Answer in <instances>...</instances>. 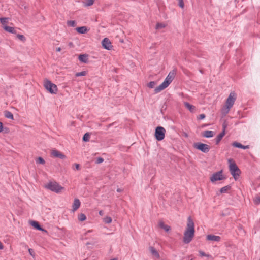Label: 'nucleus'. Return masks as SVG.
Wrapping results in <instances>:
<instances>
[{
  "label": "nucleus",
  "instance_id": "f257e3e1",
  "mask_svg": "<svg viewBox=\"0 0 260 260\" xmlns=\"http://www.w3.org/2000/svg\"><path fill=\"white\" fill-rule=\"evenodd\" d=\"M195 229L193 220L190 216L187 218V226L184 232L183 241L185 244L190 243L194 236Z\"/></svg>",
  "mask_w": 260,
  "mask_h": 260
},
{
  "label": "nucleus",
  "instance_id": "f03ea898",
  "mask_svg": "<svg viewBox=\"0 0 260 260\" xmlns=\"http://www.w3.org/2000/svg\"><path fill=\"white\" fill-rule=\"evenodd\" d=\"M175 74L176 72L175 71L170 72L168 74L164 81L155 89L154 90L155 93L159 92L161 90L166 88L173 80Z\"/></svg>",
  "mask_w": 260,
  "mask_h": 260
},
{
  "label": "nucleus",
  "instance_id": "7ed1b4c3",
  "mask_svg": "<svg viewBox=\"0 0 260 260\" xmlns=\"http://www.w3.org/2000/svg\"><path fill=\"white\" fill-rule=\"evenodd\" d=\"M175 74L176 72L175 71L170 72L168 74L164 81L155 89L154 90L155 93L159 92L161 90L166 88L173 80Z\"/></svg>",
  "mask_w": 260,
  "mask_h": 260
},
{
  "label": "nucleus",
  "instance_id": "20e7f679",
  "mask_svg": "<svg viewBox=\"0 0 260 260\" xmlns=\"http://www.w3.org/2000/svg\"><path fill=\"white\" fill-rule=\"evenodd\" d=\"M236 99V93L234 92H231L226 100L225 106L221 109L222 114L225 115L229 113L231 108L233 107Z\"/></svg>",
  "mask_w": 260,
  "mask_h": 260
},
{
  "label": "nucleus",
  "instance_id": "39448f33",
  "mask_svg": "<svg viewBox=\"0 0 260 260\" xmlns=\"http://www.w3.org/2000/svg\"><path fill=\"white\" fill-rule=\"evenodd\" d=\"M228 163L229 166V169L232 175L235 180H237L241 173L240 169L238 168L235 162L233 159H229Z\"/></svg>",
  "mask_w": 260,
  "mask_h": 260
},
{
  "label": "nucleus",
  "instance_id": "423d86ee",
  "mask_svg": "<svg viewBox=\"0 0 260 260\" xmlns=\"http://www.w3.org/2000/svg\"><path fill=\"white\" fill-rule=\"evenodd\" d=\"M45 187L52 191L56 193H59L64 190V187L60 186L58 183L56 182H49L45 185Z\"/></svg>",
  "mask_w": 260,
  "mask_h": 260
},
{
  "label": "nucleus",
  "instance_id": "0eeeda50",
  "mask_svg": "<svg viewBox=\"0 0 260 260\" xmlns=\"http://www.w3.org/2000/svg\"><path fill=\"white\" fill-rule=\"evenodd\" d=\"M44 86L46 90L52 94H56L58 88L57 86L49 80H46L44 82Z\"/></svg>",
  "mask_w": 260,
  "mask_h": 260
},
{
  "label": "nucleus",
  "instance_id": "6e6552de",
  "mask_svg": "<svg viewBox=\"0 0 260 260\" xmlns=\"http://www.w3.org/2000/svg\"><path fill=\"white\" fill-rule=\"evenodd\" d=\"M166 130L161 126H158L155 129V137L157 141H161L165 138Z\"/></svg>",
  "mask_w": 260,
  "mask_h": 260
},
{
  "label": "nucleus",
  "instance_id": "1a4fd4ad",
  "mask_svg": "<svg viewBox=\"0 0 260 260\" xmlns=\"http://www.w3.org/2000/svg\"><path fill=\"white\" fill-rule=\"evenodd\" d=\"M193 147L204 153H207L210 150V146L208 145L200 142L194 143Z\"/></svg>",
  "mask_w": 260,
  "mask_h": 260
},
{
  "label": "nucleus",
  "instance_id": "9d476101",
  "mask_svg": "<svg viewBox=\"0 0 260 260\" xmlns=\"http://www.w3.org/2000/svg\"><path fill=\"white\" fill-rule=\"evenodd\" d=\"M225 179V177L222 174V170H220L212 174L210 177V181L212 182H214L216 181L222 180Z\"/></svg>",
  "mask_w": 260,
  "mask_h": 260
},
{
  "label": "nucleus",
  "instance_id": "9b49d317",
  "mask_svg": "<svg viewBox=\"0 0 260 260\" xmlns=\"http://www.w3.org/2000/svg\"><path fill=\"white\" fill-rule=\"evenodd\" d=\"M51 155L53 157L59 158L62 159H64L66 158V156L64 154L56 149H54L51 151Z\"/></svg>",
  "mask_w": 260,
  "mask_h": 260
},
{
  "label": "nucleus",
  "instance_id": "f8f14e48",
  "mask_svg": "<svg viewBox=\"0 0 260 260\" xmlns=\"http://www.w3.org/2000/svg\"><path fill=\"white\" fill-rule=\"evenodd\" d=\"M102 46L108 50H110L112 48V45L110 40L107 38H104L102 42Z\"/></svg>",
  "mask_w": 260,
  "mask_h": 260
},
{
  "label": "nucleus",
  "instance_id": "ddd939ff",
  "mask_svg": "<svg viewBox=\"0 0 260 260\" xmlns=\"http://www.w3.org/2000/svg\"><path fill=\"white\" fill-rule=\"evenodd\" d=\"M158 226L159 228L164 230L166 232H168L171 230V227L167 224H165L162 220H159L158 222Z\"/></svg>",
  "mask_w": 260,
  "mask_h": 260
},
{
  "label": "nucleus",
  "instance_id": "4468645a",
  "mask_svg": "<svg viewBox=\"0 0 260 260\" xmlns=\"http://www.w3.org/2000/svg\"><path fill=\"white\" fill-rule=\"evenodd\" d=\"M30 224L31 225H32L34 228L38 230H40V231H41L42 232H44L46 233H47V231L42 228L41 227V226L39 225V223L37 222V221H30Z\"/></svg>",
  "mask_w": 260,
  "mask_h": 260
},
{
  "label": "nucleus",
  "instance_id": "2eb2a0df",
  "mask_svg": "<svg viewBox=\"0 0 260 260\" xmlns=\"http://www.w3.org/2000/svg\"><path fill=\"white\" fill-rule=\"evenodd\" d=\"M81 203L78 199H75L72 205V211L75 212L76 211L80 206Z\"/></svg>",
  "mask_w": 260,
  "mask_h": 260
},
{
  "label": "nucleus",
  "instance_id": "dca6fc26",
  "mask_svg": "<svg viewBox=\"0 0 260 260\" xmlns=\"http://www.w3.org/2000/svg\"><path fill=\"white\" fill-rule=\"evenodd\" d=\"M206 239L208 241L219 242L220 241L221 238L218 236L208 235L206 236Z\"/></svg>",
  "mask_w": 260,
  "mask_h": 260
},
{
  "label": "nucleus",
  "instance_id": "f3484780",
  "mask_svg": "<svg viewBox=\"0 0 260 260\" xmlns=\"http://www.w3.org/2000/svg\"><path fill=\"white\" fill-rule=\"evenodd\" d=\"M214 135V132L212 131H205L202 134V136L205 138H211Z\"/></svg>",
  "mask_w": 260,
  "mask_h": 260
},
{
  "label": "nucleus",
  "instance_id": "a211bd4d",
  "mask_svg": "<svg viewBox=\"0 0 260 260\" xmlns=\"http://www.w3.org/2000/svg\"><path fill=\"white\" fill-rule=\"evenodd\" d=\"M232 145L235 147H237V148H242V149H248L249 148V145L244 146V145H242L241 144H240L238 142H233L232 143Z\"/></svg>",
  "mask_w": 260,
  "mask_h": 260
},
{
  "label": "nucleus",
  "instance_id": "6ab92c4d",
  "mask_svg": "<svg viewBox=\"0 0 260 260\" xmlns=\"http://www.w3.org/2000/svg\"><path fill=\"white\" fill-rule=\"evenodd\" d=\"M224 135H225V131L224 129L215 138V141H216V144H218L219 143V142H220V141L221 140V139H222V138L224 137Z\"/></svg>",
  "mask_w": 260,
  "mask_h": 260
},
{
  "label": "nucleus",
  "instance_id": "aec40b11",
  "mask_svg": "<svg viewBox=\"0 0 260 260\" xmlns=\"http://www.w3.org/2000/svg\"><path fill=\"white\" fill-rule=\"evenodd\" d=\"M77 31L81 34H85L87 32L88 30L86 26H82L76 28Z\"/></svg>",
  "mask_w": 260,
  "mask_h": 260
},
{
  "label": "nucleus",
  "instance_id": "412c9836",
  "mask_svg": "<svg viewBox=\"0 0 260 260\" xmlns=\"http://www.w3.org/2000/svg\"><path fill=\"white\" fill-rule=\"evenodd\" d=\"M79 59L81 62L87 63L88 61V55L87 54H80L79 56Z\"/></svg>",
  "mask_w": 260,
  "mask_h": 260
},
{
  "label": "nucleus",
  "instance_id": "4be33fe9",
  "mask_svg": "<svg viewBox=\"0 0 260 260\" xmlns=\"http://www.w3.org/2000/svg\"><path fill=\"white\" fill-rule=\"evenodd\" d=\"M184 104L185 107L187 108L191 112H194L195 107L193 105L190 104L188 102H184Z\"/></svg>",
  "mask_w": 260,
  "mask_h": 260
},
{
  "label": "nucleus",
  "instance_id": "5701e85b",
  "mask_svg": "<svg viewBox=\"0 0 260 260\" xmlns=\"http://www.w3.org/2000/svg\"><path fill=\"white\" fill-rule=\"evenodd\" d=\"M150 251L151 254L156 257L157 258H159V254L158 252L157 251V250L153 247H151L150 248Z\"/></svg>",
  "mask_w": 260,
  "mask_h": 260
},
{
  "label": "nucleus",
  "instance_id": "b1692460",
  "mask_svg": "<svg viewBox=\"0 0 260 260\" xmlns=\"http://www.w3.org/2000/svg\"><path fill=\"white\" fill-rule=\"evenodd\" d=\"M4 29L5 31H6L8 32H10V33H12V34H16V30H15L14 28L13 27L5 26V27H4Z\"/></svg>",
  "mask_w": 260,
  "mask_h": 260
},
{
  "label": "nucleus",
  "instance_id": "393cba45",
  "mask_svg": "<svg viewBox=\"0 0 260 260\" xmlns=\"http://www.w3.org/2000/svg\"><path fill=\"white\" fill-rule=\"evenodd\" d=\"M9 18L7 17H2L0 18V22L3 25V27H5V26H7V24L8 23Z\"/></svg>",
  "mask_w": 260,
  "mask_h": 260
},
{
  "label": "nucleus",
  "instance_id": "a878e982",
  "mask_svg": "<svg viewBox=\"0 0 260 260\" xmlns=\"http://www.w3.org/2000/svg\"><path fill=\"white\" fill-rule=\"evenodd\" d=\"M4 115L7 118H9V119H10L12 120H13L14 119L13 114L9 111H5L4 112Z\"/></svg>",
  "mask_w": 260,
  "mask_h": 260
},
{
  "label": "nucleus",
  "instance_id": "bb28decb",
  "mask_svg": "<svg viewBox=\"0 0 260 260\" xmlns=\"http://www.w3.org/2000/svg\"><path fill=\"white\" fill-rule=\"evenodd\" d=\"M166 24L163 23H157L156 25L155 28L156 29H160L166 27Z\"/></svg>",
  "mask_w": 260,
  "mask_h": 260
},
{
  "label": "nucleus",
  "instance_id": "cd10ccee",
  "mask_svg": "<svg viewBox=\"0 0 260 260\" xmlns=\"http://www.w3.org/2000/svg\"><path fill=\"white\" fill-rule=\"evenodd\" d=\"M86 219V215L83 213H80L78 215V220L80 221H84Z\"/></svg>",
  "mask_w": 260,
  "mask_h": 260
},
{
  "label": "nucleus",
  "instance_id": "c85d7f7f",
  "mask_svg": "<svg viewBox=\"0 0 260 260\" xmlns=\"http://www.w3.org/2000/svg\"><path fill=\"white\" fill-rule=\"evenodd\" d=\"M67 23L69 26L71 27H75L76 25V22L74 20L68 21Z\"/></svg>",
  "mask_w": 260,
  "mask_h": 260
},
{
  "label": "nucleus",
  "instance_id": "c756f323",
  "mask_svg": "<svg viewBox=\"0 0 260 260\" xmlns=\"http://www.w3.org/2000/svg\"><path fill=\"white\" fill-rule=\"evenodd\" d=\"M95 0H85V5L86 6H90L92 5Z\"/></svg>",
  "mask_w": 260,
  "mask_h": 260
},
{
  "label": "nucleus",
  "instance_id": "7c9ffc66",
  "mask_svg": "<svg viewBox=\"0 0 260 260\" xmlns=\"http://www.w3.org/2000/svg\"><path fill=\"white\" fill-rule=\"evenodd\" d=\"M103 221L106 223H110L112 222V218L109 216H106L103 218Z\"/></svg>",
  "mask_w": 260,
  "mask_h": 260
},
{
  "label": "nucleus",
  "instance_id": "2f4dec72",
  "mask_svg": "<svg viewBox=\"0 0 260 260\" xmlns=\"http://www.w3.org/2000/svg\"><path fill=\"white\" fill-rule=\"evenodd\" d=\"M90 135L88 133L84 134L83 137V140L85 142H88L89 141Z\"/></svg>",
  "mask_w": 260,
  "mask_h": 260
},
{
  "label": "nucleus",
  "instance_id": "473e14b6",
  "mask_svg": "<svg viewBox=\"0 0 260 260\" xmlns=\"http://www.w3.org/2000/svg\"><path fill=\"white\" fill-rule=\"evenodd\" d=\"M36 162L37 163L42 165H44L45 163L44 159L41 157H39L38 158H37V159H36Z\"/></svg>",
  "mask_w": 260,
  "mask_h": 260
},
{
  "label": "nucleus",
  "instance_id": "72a5a7b5",
  "mask_svg": "<svg viewBox=\"0 0 260 260\" xmlns=\"http://www.w3.org/2000/svg\"><path fill=\"white\" fill-rule=\"evenodd\" d=\"M230 187L229 186H224L220 189V192L221 193L226 192L230 189Z\"/></svg>",
  "mask_w": 260,
  "mask_h": 260
},
{
  "label": "nucleus",
  "instance_id": "f704fd0d",
  "mask_svg": "<svg viewBox=\"0 0 260 260\" xmlns=\"http://www.w3.org/2000/svg\"><path fill=\"white\" fill-rule=\"evenodd\" d=\"M87 73L86 71H82V72H78L77 73H76V77H79V76H85L86 75Z\"/></svg>",
  "mask_w": 260,
  "mask_h": 260
},
{
  "label": "nucleus",
  "instance_id": "c9c22d12",
  "mask_svg": "<svg viewBox=\"0 0 260 260\" xmlns=\"http://www.w3.org/2000/svg\"><path fill=\"white\" fill-rule=\"evenodd\" d=\"M156 85V83L154 81H151L148 83L147 86L150 88H153Z\"/></svg>",
  "mask_w": 260,
  "mask_h": 260
},
{
  "label": "nucleus",
  "instance_id": "e433bc0d",
  "mask_svg": "<svg viewBox=\"0 0 260 260\" xmlns=\"http://www.w3.org/2000/svg\"><path fill=\"white\" fill-rule=\"evenodd\" d=\"M17 37L22 41L24 42L25 41V38L22 35L18 34L17 35Z\"/></svg>",
  "mask_w": 260,
  "mask_h": 260
},
{
  "label": "nucleus",
  "instance_id": "4c0bfd02",
  "mask_svg": "<svg viewBox=\"0 0 260 260\" xmlns=\"http://www.w3.org/2000/svg\"><path fill=\"white\" fill-rule=\"evenodd\" d=\"M254 202L256 204H260V197H256L254 199Z\"/></svg>",
  "mask_w": 260,
  "mask_h": 260
},
{
  "label": "nucleus",
  "instance_id": "58836bf2",
  "mask_svg": "<svg viewBox=\"0 0 260 260\" xmlns=\"http://www.w3.org/2000/svg\"><path fill=\"white\" fill-rule=\"evenodd\" d=\"M179 2V5L181 8H184V2L183 0H178Z\"/></svg>",
  "mask_w": 260,
  "mask_h": 260
},
{
  "label": "nucleus",
  "instance_id": "ea45409f",
  "mask_svg": "<svg viewBox=\"0 0 260 260\" xmlns=\"http://www.w3.org/2000/svg\"><path fill=\"white\" fill-rule=\"evenodd\" d=\"M199 253H200V255L201 256H207V257H209L210 256V255L206 254L205 253V252H204L202 251H199Z\"/></svg>",
  "mask_w": 260,
  "mask_h": 260
},
{
  "label": "nucleus",
  "instance_id": "a19ab883",
  "mask_svg": "<svg viewBox=\"0 0 260 260\" xmlns=\"http://www.w3.org/2000/svg\"><path fill=\"white\" fill-rule=\"evenodd\" d=\"M104 161V159L102 157H99L97 158L96 163L100 164Z\"/></svg>",
  "mask_w": 260,
  "mask_h": 260
},
{
  "label": "nucleus",
  "instance_id": "79ce46f5",
  "mask_svg": "<svg viewBox=\"0 0 260 260\" xmlns=\"http://www.w3.org/2000/svg\"><path fill=\"white\" fill-rule=\"evenodd\" d=\"M28 252L29 253V254L32 256V257H34L35 256V254L34 253V252H33V250L32 249H28Z\"/></svg>",
  "mask_w": 260,
  "mask_h": 260
},
{
  "label": "nucleus",
  "instance_id": "37998d69",
  "mask_svg": "<svg viewBox=\"0 0 260 260\" xmlns=\"http://www.w3.org/2000/svg\"><path fill=\"white\" fill-rule=\"evenodd\" d=\"M3 131V124L2 122L0 121V133Z\"/></svg>",
  "mask_w": 260,
  "mask_h": 260
},
{
  "label": "nucleus",
  "instance_id": "c03bdc74",
  "mask_svg": "<svg viewBox=\"0 0 260 260\" xmlns=\"http://www.w3.org/2000/svg\"><path fill=\"white\" fill-rule=\"evenodd\" d=\"M205 117V115L204 114H200L199 115V119H203Z\"/></svg>",
  "mask_w": 260,
  "mask_h": 260
},
{
  "label": "nucleus",
  "instance_id": "a18cd8bd",
  "mask_svg": "<svg viewBox=\"0 0 260 260\" xmlns=\"http://www.w3.org/2000/svg\"><path fill=\"white\" fill-rule=\"evenodd\" d=\"M75 168L76 170H78L80 169V166L79 164H75Z\"/></svg>",
  "mask_w": 260,
  "mask_h": 260
},
{
  "label": "nucleus",
  "instance_id": "49530a36",
  "mask_svg": "<svg viewBox=\"0 0 260 260\" xmlns=\"http://www.w3.org/2000/svg\"><path fill=\"white\" fill-rule=\"evenodd\" d=\"M4 248V246L3 245V244L1 243V242L0 241V250H2Z\"/></svg>",
  "mask_w": 260,
  "mask_h": 260
},
{
  "label": "nucleus",
  "instance_id": "de8ad7c7",
  "mask_svg": "<svg viewBox=\"0 0 260 260\" xmlns=\"http://www.w3.org/2000/svg\"><path fill=\"white\" fill-rule=\"evenodd\" d=\"M99 214L100 216H103L104 214V212L102 210L99 211Z\"/></svg>",
  "mask_w": 260,
  "mask_h": 260
},
{
  "label": "nucleus",
  "instance_id": "09e8293b",
  "mask_svg": "<svg viewBox=\"0 0 260 260\" xmlns=\"http://www.w3.org/2000/svg\"><path fill=\"white\" fill-rule=\"evenodd\" d=\"M61 48L60 47H58L56 49V50L57 52H60L61 51Z\"/></svg>",
  "mask_w": 260,
  "mask_h": 260
},
{
  "label": "nucleus",
  "instance_id": "8fccbe9b",
  "mask_svg": "<svg viewBox=\"0 0 260 260\" xmlns=\"http://www.w3.org/2000/svg\"><path fill=\"white\" fill-rule=\"evenodd\" d=\"M117 192H121V190L120 189L118 188V189H117Z\"/></svg>",
  "mask_w": 260,
  "mask_h": 260
},
{
  "label": "nucleus",
  "instance_id": "3c124183",
  "mask_svg": "<svg viewBox=\"0 0 260 260\" xmlns=\"http://www.w3.org/2000/svg\"><path fill=\"white\" fill-rule=\"evenodd\" d=\"M91 232V231H90V230H89V231H88V232Z\"/></svg>",
  "mask_w": 260,
  "mask_h": 260
}]
</instances>
